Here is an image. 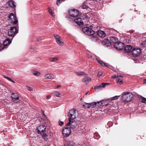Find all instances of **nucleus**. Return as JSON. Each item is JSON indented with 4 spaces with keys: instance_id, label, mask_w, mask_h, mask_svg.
Instances as JSON below:
<instances>
[{
    "instance_id": "obj_50",
    "label": "nucleus",
    "mask_w": 146,
    "mask_h": 146,
    "mask_svg": "<svg viewBox=\"0 0 146 146\" xmlns=\"http://www.w3.org/2000/svg\"><path fill=\"white\" fill-rule=\"evenodd\" d=\"M104 83L105 84V86L107 85H109V84H110V83Z\"/></svg>"
},
{
    "instance_id": "obj_48",
    "label": "nucleus",
    "mask_w": 146,
    "mask_h": 146,
    "mask_svg": "<svg viewBox=\"0 0 146 146\" xmlns=\"http://www.w3.org/2000/svg\"><path fill=\"white\" fill-rule=\"evenodd\" d=\"M50 98V95H48L46 96V98L48 99Z\"/></svg>"
},
{
    "instance_id": "obj_46",
    "label": "nucleus",
    "mask_w": 146,
    "mask_h": 146,
    "mask_svg": "<svg viewBox=\"0 0 146 146\" xmlns=\"http://www.w3.org/2000/svg\"><path fill=\"white\" fill-rule=\"evenodd\" d=\"M59 124L60 126H62L64 124V122L60 121L59 122Z\"/></svg>"
},
{
    "instance_id": "obj_19",
    "label": "nucleus",
    "mask_w": 146,
    "mask_h": 146,
    "mask_svg": "<svg viewBox=\"0 0 146 146\" xmlns=\"http://www.w3.org/2000/svg\"><path fill=\"white\" fill-rule=\"evenodd\" d=\"M13 101L16 103L19 102V97L17 95H14L12 96Z\"/></svg>"
},
{
    "instance_id": "obj_34",
    "label": "nucleus",
    "mask_w": 146,
    "mask_h": 146,
    "mask_svg": "<svg viewBox=\"0 0 146 146\" xmlns=\"http://www.w3.org/2000/svg\"><path fill=\"white\" fill-rule=\"evenodd\" d=\"M107 42L106 40H104V41H102V44H106L108 46H110V43L108 41H107Z\"/></svg>"
},
{
    "instance_id": "obj_33",
    "label": "nucleus",
    "mask_w": 146,
    "mask_h": 146,
    "mask_svg": "<svg viewBox=\"0 0 146 146\" xmlns=\"http://www.w3.org/2000/svg\"><path fill=\"white\" fill-rule=\"evenodd\" d=\"M42 137L46 141H47L48 139V135L46 134H44L42 135Z\"/></svg>"
},
{
    "instance_id": "obj_44",
    "label": "nucleus",
    "mask_w": 146,
    "mask_h": 146,
    "mask_svg": "<svg viewBox=\"0 0 146 146\" xmlns=\"http://www.w3.org/2000/svg\"><path fill=\"white\" fill-rule=\"evenodd\" d=\"M142 44L143 45L144 47H146V40L144 41L142 43Z\"/></svg>"
},
{
    "instance_id": "obj_28",
    "label": "nucleus",
    "mask_w": 146,
    "mask_h": 146,
    "mask_svg": "<svg viewBox=\"0 0 146 146\" xmlns=\"http://www.w3.org/2000/svg\"><path fill=\"white\" fill-rule=\"evenodd\" d=\"M75 73L78 76L84 75L86 74L85 72H76Z\"/></svg>"
},
{
    "instance_id": "obj_38",
    "label": "nucleus",
    "mask_w": 146,
    "mask_h": 146,
    "mask_svg": "<svg viewBox=\"0 0 146 146\" xmlns=\"http://www.w3.org/2000/svg\"><path fill=\"white\" fill-rule=\"evenodd\" d=\"M119 77H121V78H122V77L121 76L116 74L113 75L112 76V77L113 78H118Z\"/></svg>"
},
{
    "instance_id": "obj_51",
    "label": "nucleus",
    "mask_w": 146,
    "mask_h": 146,
    "mask_svg": "<svg viewBox=\"0 0 146 146\" xmlns=\"http://www.w3.org/2000/svg\"><path fill=\"white\" fill-rule=\"evenodd\" d=\"M42 113H43V115H44L45 116H46V115H45L44 113V111H42Z\"/></svg>"
},
{
    "instance_id": "obj_36",
    "label": "nucleus",
    "mask_w": 146,
    "mask_h": 146,
    "mask_svg": "<svg viewBox=\"0 0 146 146\" xmlns=\"http://www.w3.org/2000/svg\"><path fill=\"white\" fill-rule=\"evenodd\" d=\"M94 137L96 139H98L100 137V135L97 133H95L94 134Z\"/></svg>"
},
{
    "instance_id": "obj_17",
    "label": "nucleus",
    "mask_w": 146,
    "mask_h": 146,
    "mask_svg": "<svg viewBox=\"0 0 146 146\" xmlns=\"http://www.w3.org/2000/svg\"><path fill=\"white\" fill-rule=\"evenodd\" d=\"M132 47L130 45H127L125 46L124 50L127 52H132Z\"/></svg>"
},
{
    "instance_id": "obj_56",
    "label": "nucleus",
    "mask_w": 146,
    "mask_h": 146,
    "mask_svg": "<svg viewBox=\"0 0 146 146\" xmlns=\"http://www.w3.org/2000/svg\"><path fill=\"white\" fill-rule=\"evenodd\" d=\"M13 94H15L14 93H13L12 94V95H13Z\"/></svg>"
},
{
    "instance_id": "obj_41",
    "label": "nucleus",
    "mask_w": 146,
    "mask_h": 146,
    "mask_svg": "<svg viewBox=\"0 0 146 146\" xmlns=\"http://www.w3.org/2000/svg\"><path fill=\"white\" fill-rule=\"evenodd\" d=\"M86 56L88 58H91L92 57V56L90 53H87Z\"/></svg>"
},
{
    "instance_id": "obj_25",
    "label": "nucleus",
    "mask_w": 146,
    "mask_h": 146,
    "mask_svg": "<svg viewBox=\"0 0 146 146\" xmlns=\"http://www.w3.org/2000/svg\"><path fill=\"white\" fill-rule=\"evenodd\" d=\"M54 36L56 42L60 39L61 37L59 35L57 34H54Z\"/></svg>"
},
{
    "instance_id": "obj_43",
    "label": "nucleus",
    "mask_w": 146,
    "mask_h": 146,
    "mask_svg": "<svg viewBox=\"0 0 146 146\" xmlns=\"http://www.w3.org/2000/svg\"><path fill=\"white\" fill-rule=\"evenodd\" d=\"M5 48L3 45H0V51L3 50Z\"/></svg>"
},
{
    "instance_id": "obj_45",
    "label": "nucleus",
    "mask_w": 146,
    "mask_h": 146,
    "mask_svg": "<svg viewBox=\"0 0 146 146\" xmlns=\"http://www.w3.org/2000/svg\"><path fill=\"white\" fill-rule=\"evenodd\" d=\"M102 74V73L101 72H99L98 73V76L100 77Z\"/></svg>"
},
{
    "instance_id": "obj_26",
    "label": "nucleus",
    "mask_w": 146,
    "mask_h": 146,
    "mask_svg": "<svg viewBox=\"0 0 146 146\" xmlns=\"http://www.w3.org/2000/svg\"><path fill=\"white\" fill-rule=\"evenodd\" d=\"M59 59L58 57H55L53 58H50L49 59V60L50 62H55Z\"/></svg>"
},
{
    "instance_id": "obj_6",
    "label": "nucleus",
    "mask_w": 146,
    "mask_h": 146,
    "mask_svg": "<svg viewBox=\"0 0 146 146\" xmlns=\"http://www.w3.org/2000/svg\"><path fill=\"white\" fill-rule=\"evenodd\" d=\"M82 31L86 35H94L95 32L91 28L88 27H85L82 28Z\"/></svg>"
},
{
    "instance_id": "obj_13",
    "label": "nucleus",
    "mask_w": 146,
    "mask_h": 146,
    "mask_svg": "<svg viewBox=\"0 0 146 146\" xmlns=\"http://www.w3.org/2000/svg\"><path fill=\"white\" fill-rule=\"evenodd\" d=\"M91 81V78L87 76H85L82 80L83 82H84L86 84H88Z\"/></svg>"
},
{
    "instance_id": "obj_12",
    "label": "nucleus",
    "mask_w": 146,
    "mask_h": 146,
    "mask_svg": "<svg viewBox=\"0 0 146 146\" xmlns=\"http://www.w3.org/2000/svg\"><path fill=\"white\" fill-rule=\"evenodd\" d=\"M97 104V103L96 102H94L90 104L86 103L83 106L86 108H88L90 107H92V108H93L96 106Z\"/></svg>"
},
{
    "instance_id": "obj_8",
    "label": "nucleus",
    "mask_w": 146,
    "mask_h": 146,
    "mask_svg": "<svg viewBox=\"0 0 146 146\" xmlns=\"http://www.w3.org/2000/svg\"><path fill=\"white\" fill-rule=\"evenodd\" d=\"M78 11L76 9H71L69 11V14L72 17H76L79 15Z\"/></svg>"
},
{
    "instance_id": "obj_42",
    "label": "nucleus",
    "mask_w": 146,
    "mask_h": 146,
    "mask_svg": "<svg viewBox=\"0 0 146 146\" xmlns=\"http://www.w3.org/2000/svg\"><path fill=\"white\" fill-rule=\"evenodd\" d=\"M27 89L30 91H33V89L30 87H29L28 86H27Z\"/></svg>"
},
{
    "instance_id": "obj_29",
    "label": "nucleus",
    "mask_w": 146,
    "mask_h": 146,
    "mask_svg": "<svg viewBox=\"0 0 146 146\" xmlns=\"http://www.w3.org/2000/svg\"><path fill=\"white\" fill-rule=\"evenodd\" d=\"M57 44L60 46H62L64 44V42L61 40L60 39L56 42Z\"/></svg>"
},
{
    "instance_id": "obj_40",
    "label": "nucleus",
    "mask_w": 146,
    "mask_h": 146,
    "mask_svg": "<svg viewBox=\"0 0 146 146\" xmlns=\"http://www.w3.org/2000/svg\"><path fill=\"white\" fill-rule=\"evenodd\" d=\"M120 97L119 96H115L112 97V98H111V100H115L117 99L118 98V97Z\"/></svg>"
},
{
    "instance_id": "obj_9",
    "label": "nucleus",
    "mask_w": 146,
    "mask_h": 146,
    "mask_svg": "<svg viewBox=\"0 0 146 146\" xmlns=\"http://www.w3.org/2000/svg\"><path fill=\"white\" fill-rule=\"evenodd\" d=\"M46 129V127L45 125H42L38 126L37 128L38 133V134H41L44 133Z\"/></svg>"
},
{
    "instance_id": "obj_52",
    "label": "nucleus",
    "mask_w": 146,
    "mask_h": 146,
    "mask_svg": "<svg viewBox=\"0 0 146 146\" xmlns=\"http://www.w3.org/2000/svg\"><path fill=\"white\" fill-rule=\"evenodd\" d=\"M60 86H60V85H58L56 87L57 88H58L59 87H60Z\"/></svg>"
},
{
    "instance_id": "obj_39",
    "label": "nucleus",
    "mask_w": 146,
    "mask_h": 146,
    "mask_svg": "<svg viewBox=\"0 0 146 146\" xmlns=\"http://www.w3.org/2000/svg\"><path fill=\"white\" fill-rule=\"evenodd\" d=\"M123 82V80L122 79H119V78L118 79V81H117V83H118L120 84H122Z\"/></svg>"
},
{
    "instance_id": "obj_3",
    "label": "nucleus",
    "mask_w": 146,
    "mask_h": 146,
    "mask_svg": "<svg viewBox=\"0 0 146 146\" xmlns=\"http://www.w3.org/2000/svg\"><path fill=\"white\" fill-rule=\"evenodd\" d=\"M9 21L11 23L15 24L18 23V21L15 14L11 13L9 16Z\"/></svg>"
},
{
    "instance_id": "obj_20",
    "label": "nucleus",
    "mask_w": 146,
    "mask_h": 146,
    "mask_svg": "<svg viewBox=\"0 0 146 146\" xmlns=\"http://www.w3.org/2000/svg\"><path fill=\"white\" fill-rule=\"evenodd\" d=\"M90 38L93 41H97L98 40V37L96 35H91Z\"/></svg>"
},
{
    "instance_id": "obj_32",
    "label": "nucleus",
    "mask_w": 146,
    "mask_h": 146,
    "mask_svg": "<svg viewBox=\"0 0 146 146\" xmlns=\"http://www.w3.org/2000/svg\"><path fill=\"white\" fill-rule=\"evenodd\" d=\"M140 102H142L146 104V98L142 97L139 99Z\"/></svg>"
},
{
    "instance_id": "obj_24",
    "label": "nucleus",
    "mask_w": 146,
    "mask_h": 146,
    "mask_svg": "<svg viewBox=\"0 0 146 146\" xmlns=\"http://www.w3.org/2000/svg\"><path fill=\"white\" fill-rule=\"evenodd\" d=\"M44 77L46 79H51L54 78V77L52 76L51 74L49 73L45 75Z\"/></svg>"
},
{
    "instance_id": "obj_49",
    "label": "nucleus",
    "mask_w": 146,
    "mask_h": 146,
    "mask_svg": "<svg viewBox=\"0 0 146 146\" xmlns=\"http://www.w3.org/2000/svg\"><path fill=\"white\" fill-rule=\"evenodd\" d=\"M143 82L144 83H146V79L143 80Z\"/></svg>"
},
{
    "instance_id": "obj_31",
    "label": "nucleus",
    "mask_w": 146,
    "mask_h": 146,
    "mask_svg": "<svg viewBox=\"0 0 146 146\" xmlns=\"http://www.w3.org/2000/svg\"><path fill=\"white\" fill-rule=\"evenodd\" d=\"M82 9H88L89 8V7L86 5V3H84L83 4V5L82 7Z\"/></svg>"
},
{
    "instance_id": "obj_4",
    "label": "nucleus",
    "mask_w": 146,
    "mask_h": 146,
    "mask_svg": "<svg viewBox=\"0 0 146 146\" xmlns=\"http://www.w3.org/2000/svg\"><path fill=\"white\" fill-rule=\"evenodd\" d=\"M18 32V30L15 27H11L8 31V34L9 36L13 37Z\"/></svg>"
},
{
    "instance_id": "obj_15",
    "label": "nucleus",
    "mask_w": 146,
    "mask_h": 146,
    "mask_svg": "<svg viewBox=\"0 0 146 146\" xmlns=\"http://www.w3.org/2000/svg\"><path fill=\"white\" fill-rule=\"evenodd\" d=\"M105 87V84L104 83H102L101 85L96 86L94 87V89L96 91H97L99 90H100L102 88H104Z\"/></svg>"
},
{
    "instance_id": "obj_22",
    "label": "nucleus",
    "mask_w": 146,
    "mask_h": 146,
    "mask_svg": "<svg viewBox=\"0 0 146 146\" xmlns=\"http://www.w3.org/2000/svg\"><path fill=\"white\" fill-rule=\"evenodd\" d=\"M8 4L9 6L12 8H15L16 7L15 2L12 1H11L8 2Z\"/></svg>"
},
{
    "instance_id": "obj_47",
    "label": "nucleus",
    "mask_w": 146,
    "mask_h": 146,
    "mask_svg": "<svg viewBox=\"0 0 146 146\" xmlns=\"http://www.w3.org/2000/svg\"><path fill=\"white\" fill-rule=\"evenodd\" d=\"M4 77L10 81H11L12 80L11 79V78H9V77L6 76H4Z\"/></svg>"
},
{
    "instance_id": "obj_5",
    "label": "nucleus",
    "mask_w": 146,
    "mask_h": 146,
    "mask_svg": "<svg viewBox=\"0 0 146 146\" xmlns=\"http://www.w3.org/2000/svg\"><path fill=\"white\" fill-rule=\"evenodd\" d=\"M67 126L66 125L62 131L63 135L65 137L69 136L71 133L70 128Z\"/></svg>"
},
{
    "instance_id": "obj_16",
    "label": "nucleus",
    "mask_w": 146,
    "mask_h": 146,
    "mask_svg": "<svg viewBox=\"0 0 146 146\" xmlns=\"http://www.w3.org/2000/svg\"><path fill=\"white\" fill-rule=\"evenodd\" d=\"M74 22L79 25L83 24V22L82 21V19L80 18H78L74 20Z\"/></svg>"
},
{
    "instance_id": "obj_1",
    "label": "nucleus",
    "mask_w": 146,
    "mask_h": 146,
    "mask_svg": "<svg viewBox=\"0 0 146 146\" xmlns=\"http://www.w3.org/2000/svg\"><path fill=\"white\" fill-rule=\"evenodd\" d=\"M133 98V95L131 93L127 92H124L122 94L121 100L122 102L125 103L131 101Z\"/></svg>"
},
{
    "instance_id": "obj_54",
    "label": "nucleus",
    "mask_w": 146,
    "mask_h": 146,
    "mask_svg": "<svg viewBox=\"0 0 146 146\" xmlns=\"http://www.w3.org/2000/svg\"><path fill=\"white\" fill-rule=\"evenodd\" d=\"M88 92H86V93L85 94V95H86Z\"/></svg>"
},
{
    "instance_id": "obj_11",
    "label": "nucleus",
    "mask_w": 146,
    "mask_h": 146,
    "mask_svg": "<svg viewBox=\"0 0 146 146\" xmlns=\"http://www.w3.org/2000/svg\"><path fill=\"white\" fill-rule=\"evenodd\" d=\"M114 46L116 49L118 50H121L124 48V45L123 43L118 42L114 44Z\"/></svg>"
},
{
    "instance_id": "obj_53",
    "label": "nucleus",
    "mask_w": 146,
    "mask_h": 146,
    "mask_svg": "<svg viewBox=\"0 0 146 146\" xmlns=\"http://www.w3.org/2000/svg\"><path fill=\"white\" fill-rule=\"evenodd\" d=\"M11 81L13 82L14 83H15V82L14 81L12 80H11Z\"/></svg>"
},
{
    "instance_id": "obj_35",
    "label": "nucleus",
    "mask_w": 146,
    "mask_h": 146,
    "mask_svg": "<svg viewBox=\"0 0 146 146\" xmlns=\"http://www.w3.org/2000/svg\"><path fill=\"white\" fill-rule=\"evenodd\" d=\"M65 0H57L56 4L58 6L60 3L64 1Z\"/></svg>"
},
{
    "instance_id": "obj_37",
    "label": "nucleus",
    "mask_w": 146,
    "mask_h": 146,
    "mask_svg": "<svg viewBox=\"0 0 146 146\" xmlns=\"http://www.w3.org/2000/svg\"><path fill=\"white\" fill-rule=\"evenodd\" d=\"M48 9L49 13L51 14V15L53 16V13L52 12V10L49 8H48Z\"/></svg>"
},
{
    "instance_id": "obj_21",
    "label": "nucleus",
    "mask_w": 146,
    "mask_h": 146,
    "mask_svg": "<svg viewBox=\"0 0 146 146\" xmlns=\"http://www.w3.org/2000/svg\"><path fill=\"white\" fill-rule=\"evenodd\" d=\"M96 60L97 61V62L102 66L104 67H108V64L103 62L102 61L99 60L97 58H96Z\"/></svg>"
},
{
    "instance_id": "obj_27",
    "label": "nucleus",
    "mask_w": 146,
    "mask_h": 146,
    "mask_svg": "<svg viewBox=\"0 0 146 146\" xmlns=\"http://www.w3.org/2000/svg\"><path fill=\"white\" fill-rule=\"evenodd\" d=\"M53 94L54 96L56 97H60L62 96V95L60 93L56 91L53 92Z\"/></svg>"
},
{
    "instance_id": "obj_18",
    "label": "nucleus",
    "mask_w": 146,
    "mask_h": 146,
    "mask_svg": "<svg viewBox=\"0 0 146 146\" xmlns=\"http://www.w3.org/2000/svg\"><path fill=\"white\" fill-rule=\"evenodd\" d=\"M11 42V40L9 38H7L4 41L3 43V46L4 47V46H7L8 45L10 44Z\"/></svg>"
},
{
    "instance_id": "obj_7",
    "label": "nucleus",
    "mask_w": 146,
    "mask_h": 146,
    "mask_svg": "<svg viewBox=\"0 0 146 146\" xmlns=\"http://www.w3.org/2000/svg\"><path fill=\"white\" fill-rule=\"evenodd\" d=\"M66 126H70L71 129H74L78 127V125L76 121L75 120L71 119L70 122L69 121V122L66 124Z\"/></svg>"
},
{
    "instance_id": "obj_55",
    "label": "nucleus",
    "mask_w": 146,
    "mask_h": 146,
    "mask_svg": "<svg viewBox=\"0 0 146 146\" xmlns=\"http://www.w3.org/2000/svg\"><path fill=\"white\" fill-rule=\"evenodd\" d=\"M108 104H105V106H107V105H108Z\"/></svg>"
},
{
    "instance_id": "obj_57",
    "label": "nucleus",
    "mask_w": 146,
    "mask_h": 146,
    "mask_svg": "<svg viewBox=\"0 0 146 146\" xmlns=\"http://www.w3.org/2000/svg\"><path fill=\"white\" fill-rule=\"evenodd\" d=\"M64 146H66L64 145Z\"/></svg>"
},
{
    "instance_id": "obj_30",
    "label": "nucleus",
    "mask_w": 146,
    "mask_h": 146,
    "mask_svg": "<svg viewBox=\"0 0 146 146\" xmlns=\"http://www.w3.org/2000/svg\"><path fill=\"white\" fill-rule=\"evenodd\" d=\"M33 73L34 75L37 76H38L40 74V73L39 72L36 71H33Z\"/></svg>"
},
{
    "instance_id": "obj_23",
    "label": "nucleus",
    "mask_w": 146,
    "mask_h": 146,
    "mask_svg": "<svg viewBox=\"0 0 146 146\" xmlns=\"http://www.w3.org/2000/svg\"><path fill=\"white\" fill-rule=\"evenodd\" d=\"M111 40L112 42L114 43V44L118 42V39L117 38L115 37H112L111 38Z\"/></svg>"
},
{
    "instance_id": "obj_10",
    "label": "nucleus",
    "mask_w": 146,
    "mask_h": 146,
    "mask_svg": "<svg viewBox=\"0 0 146 146\" xmlns=\"http://www.w3.org/2000/svg\"><path fill=\"white\" fill-rule=\"evenodd\" d=\"M141 49L139 48H134L132 49V54L135 57L137 56L141 53Z\"/></svg>"
},
{
    "instance_id": "obj_2",
    "label": "nucleus",
    "mask_w": 146,
    "mask_h": 146,
    "mask_svg": "<svg viewBox=\"0 0 146 146\" xmlns=\"http://www.w3.org/2000/svg\"><path fill=\"white\" fill-rule=\"evenodd\" d=\"M76 110L75 109H73L70 110L68 113V116L69 117L68 118V120L70 123L71 119L73 120L75 119L76 117Z\"/></svg>"
},
{
    "instance_id": "obj_14",
    "label": "nucleus",
    "mask_w": 146,
    "mask_h": 146,
    "mask_svg": "<svg viewBox=\"0 0 146 146\" xmlns=\"http://www.w3.org/2000/svg\"><path fill=\"white\" fill-rule=\"evenodd\" d=\"M97 35L102 38H104L106 36V33L103 31L99 30L97 32Z\"/></svg>"
}]
</instances>
